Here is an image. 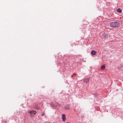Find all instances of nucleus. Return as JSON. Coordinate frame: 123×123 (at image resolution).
Listing matches in <instances>:
<instances>
[{"label":"nucleus","instance_id":"5","mask_svg":"<svg viewBox=\"0 0 123 123\" xmlns=\"http://www.w3.org/2000/svg\"><path fill=\"white\" fill-rule=\"evenodd\" d=\"M62 118L63 121L64 122H65L66 120V118L65 115V114H63L62 115Z\"/></svg>","mask_w":123,"mask_h":123},{"label":"nucleus","instance_id":"1","mask_svg":"<svg viewBox=\"0 0 123 123\" xmlns=\"http://www.w3.org/2000/svg\"><path fill=\"white\" fill-rule=\"evenodd\" d=\"M119 23L117 22H114L110 24V25L111 27H118L120 26Z\"/></svg>","mask_w":123,"mask_h":123},{"label":"nucleus","instance_id":"6","mask_svg":"<svg viewBox=\"0 0 123 123\" xmlns=\"http://www.w3.org/2000/svg\"><path fill=\"white\" fill-rule=\"evenodd\" d=\"M96 52L94 50H93L92 51L91 54L92 55H94L96 54Z\"/></svg>","mask_w":123,"mask_h":123},{"label":"nucleus","instance_id":"12","mask_svg":"<svg viewBox=\"0 0 123 123\" xmlns=\"http://www.w3.org/2000/svg\"><path fill=\"white\" fill-rule=\"evenodd\" d=\"M76 74L75 73H74L73 74V75H72L71 76V77L72 78L73 77V75H75Z\"/></svg>","mask_w":123,"mask_h":123},{"label":"nucleus","instance_id":"9","mask_svg":"<svg viewBox=\"0 0 123 123\" xmlns=\"http://www.w3.org/2000/svg\"><path fill=\"white\" fill-rule=\"evenodd\" d=\"M117 11L119 12H122V11L121 9L120 8H118V9L117 10Z\"/></svg>","mask_w":123,"mask_h":123},{"label":"nucleus","instance_id":"10","mask_svg":"<svg viewBox=\"0 0 123 123\" xmlns=\"http://www.w3.org/2000/svg\"><path fill=\"white\" fill-rule=\"evenodd\" d=\"M56 106H58V107H60V106L61 105L57 103L56 104Z\"/></svg>","mask_w":123,"mask_h":123},{"label":"nucleus","instance_id":"7","mask_svg":"<svg viewBox=\"0 0 123 123\" xmlns=\"http://www.w3.org/2000/svg\"><path fill=\"white\" fill-rule=\"evenodd\" d=\"M105 64L101 66V69L103 70H104L105 69Z\"/></svg>","mask_w":123,"mask_h":123},{"label":"nucleus","instance_id":"11","mask_svg":"<svg viewBox=\"0 0 123 123\" xmlns=\"http://www.w3.org/2000/svg\"><path fill=\"white\" fill-rule=\"evenodd\" d=\"M45 114L44 113H42V116H45Z\"/></svg>","mask_w":123,"mask_h":123},{"label":"nucleus","instance_id":"8","mask_svg":"<svg viewBox=\"0 0 123 123\" xmlns=\"http://www.w3.org/2000/svg\"><path fill=\"white\" fill-rule=\"evenodd\" d=\"M69 105H67L66 106V107H65V109H69Z\"/></svg>","mask_w":123,"mask_h":123},{"label":"nucleus","instance_id":"3","mask_svg":"<svg viewBox=\"0 0 123 123\" xmlns=\"http://www.w3.org/2000/svg\"><path fill=\"white\" fill-rule=\"evenodd\" d=\"M102 36V38L105 39H106L108 37L107 35L105 33L103 34Z\"/></svg>","mask_w":123,"mask_h":123},{"label":"nucleus","instance_id":"2","mask_svg":"<svg viewBox=\"0 0 123 123\" xmlns=\"http://www.w3.org/2000/svg\"><path fill=\"white\" fill-rule=\"evenodd\" d=\"M29 113L31 115H35L36 114L37 112L36 111L32 110L30 111Z\"/></svg>","mask_w":123,"mask_h":123},{"label":"nucleus","instance_id":"4","mask_svg":"<svg viewBox=\"0 0 123 123\" xmlns=\"http://www.w3.org/2000/svg\"><path fill=\"white\" fill-rule=\"evenodd\" d=\"M90 80V78H86L83 80V82H86V83H88L89 80Z\"/></svg>","mask_w":123,"mask_h":123}]
</instances>
